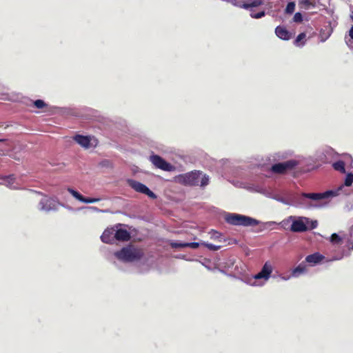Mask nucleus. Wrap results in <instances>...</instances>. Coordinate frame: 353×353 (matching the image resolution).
Returning a JSON list of instances; mask_svg holds the SVG:
<instances>
[{"label":"nucleus","instance_id":"obj_2","mask_svg":"<svg viewBox=\"0 0 353 353\" xmlns=\"http://www.w3.org/2000/svg\"><path fill=\"white\" fill-rule=\"evenodd\" d=\"M279 224L284 229H289L292 232H304L316 228L318 222L305 216H289Z\"/></svg>","mask_w":353,"mask_h":353},{"label":"nucleus","instance_id":"obj_24","mask_svg":"<svg viewBox=\"0 0 353 353\" xmlns=\"http://www.w3.org/2000/svg\"><path fill=\"white\" fill-rule=\"evenodd\" d=\"M332 165L335 170L341 172V173L345 172V163L343 161H338L334 163Z\"/></svg>","mask_w":353,"mask_h":353},{"label":"nucleus","instance_id":"obj_26","mask_svg":"<svg viewBox=\"0 0 353 353\" xmlns=\"http://www.w3.org/2000/svg\"><path fill=\"white\" fill-rule=\"evenodd\" d=\"M295 10V3L289 2L285 8V13L292 14Z\"/></svg>","mask_w":353,"mask_h":353},{"label":"nucleus","instance_id":"obj_1","mask_svg":"<svg viewBox=\"0 0 353 353\" xmlns=\"http://www.w3.org/2000/svg\"><path fill=\"white\" fill-rule=\"evenodd\" d=\"M343 185H340L336 189L327 190L321 193H302L297 194L292 192H288L285 196L283 197L278 194H274L272 199H274L284 205L294 206L301 208H323L326 205L323 200L332 198L340 194Z\"/></svg>","mask_w":353,"mask_h":353},{"label":"nucleus","instance_id":"obj_5","mask_svg":"<svg viewBox=\"0 0 353 353\" xmlns=\"http://www.w3.org/2000/svg\"><path fill=\"white\" fill-rule=\"evenodd\" d=\"M114 256L125 263L134 262L139 260L143 255V251L133 245H128L114 253Z\"/></svg>","mask_w":353,"mask_h":353},{"label":"nucleus","instance_id":"obj_42","mask_svg":"<svg viewBox=\"0 0 353 353\" xmlns=\"http://www.w3.org/2000/svg\"><path fill=\"white\" fill-rule=\"evenodd\" d=\"M4 141V139H0V142Z\"/></svg>","mask_w":353,"mask_h":353},{"label":"nucleus","instance_id":"obj_13","mask_svg":"<svg viewBox=\"0 0 353 353\" xmlns=\"http://www.w3.org/2000/svg\"><path fill=\"white\" fill-rule=\"evenodd\" d=\"M115 241H126L130 238V234L128 230L121 228V225H116L114 228Z\"/></svg>","mask_w":353,"mask_h":353},{"label":"nucleus","instance_id":"obj_29","mask_svg":"<svg viewBox=\"0 0 353 353\" xmlns=\"http://www.w3.org/2000/svg\"><path fill=\"white\" fill-rule=\"evenodd\" d=\"M353 183V174L352 173H348L345 179V185L346 186H350Z\"/></svg>","mask_w":353,"mask_h":353},{"label":"nucleus","instance_id":"obj_22","mask_svg":"<svg viewBox=\"0 0 353 353\" xmlns=\"http://www.w3.org/2000/svg\"><path fill=\"white\" fill-rule=\"evenodd\" d=\"M345 41L350 49L353 50V25L348 31V34L345 37Z\"/></svg>","mask_w":353,"mask_h":353},{"label":"nucleus","instance_id":"obj_39","mask_svg":"<svg viewBox=\"0 0 353 353\" xmlns=\"http://www.w3.org/2000/svg\"><path fill=\"white\" fill-rule=\"evenodd\" d=\"M292 274L288 276H280V278L283 281H288L292 278Z\"/></svg>","mask_w":353,"mask_h":353},{"label":"nucleus","instance_id":"obj_34","mask_svg":"<svg viewBox=\"0 0 353 353\" xmlns=\"http://www.w3.org/2000/svg\"><path fill=\"white\" fill-rule=\"evenodd\" d=\"M262 194L265 196L266 197L270 198V199H272L273 196H274V193L265 188Z\"/></svg>","mask_w":353,"mask_h":353},{"label":"nucleus","instance_id":"obj_16","mask_svg":"<svg viewBox=\"0 0 353 353\" xmlns=\"http://www.w3.org/2000/svg\"><path fill=\"white\" fill-rule=\"evenodd\" d=\"M101 239L105 243H114L115 241L114 228H107L101 236Z\"/></svg>","mask_w":353,"mask_h":353},{"label":"nucleus","instance_id":"obj_27","mask_svg":"<svg viewBox=\"0 0 353 353\" xmlns=\"http://www.w3.org/2000/svg\"><path fill=\"white\" fill-rule=\"evenodd\" d=\"M201 245H203L206 248H208L210 250L216 251L221 248V245H216L212 243H208L205 242H202Z\"/></svg>","mask_w":353,"mask_h":353},{"label":"nucleus","instance_id":"obj_23","mask_svg":"<svg viewBox=\"0 0 353 353\" xmlns=\"http://www.w3.org/2000/svg\"><path fill=\"white\" fill-rule=\"evenodd\" d=\"M305 41H306V34L304 32H302L296 37L294 43L296 46L303 47L305 43Z\"/></svg>","mask_w":353,"mask_h":353},{"label":"nucleus","instance_id":"obj_38","mask_svg":"<svg viewBox=\"0 0 353 353\" xmlns=\"http://www.w3.org/2000/svg\"><path fill=\"white\" fill-rule=\"evenodd\" d=\"M87 208H88V209H90V210H92L94 212H103V210H101L99 208H97V207H94V206H92V207H88Z\"/></svg>","mask_w":353,"mask_h":353},{"label":"nucleus","instance_id":"obj_15","mask_svg":"<svg viewBox=\"0 0 353 353\" xmlns=\"http://www.w3.org/2000/svg\"><path fill=\"white\" fill-rule=\"evenodd\" d=\"M324 258V256L319 252H315L307 255L305 259V263H308L310 266H314L320 263Z\"/></svg>","mask_w":353,"mask_h":353},{"label":"nucleus","instance_id":"obj_20","mask_svg":"<svg viewBox=\"0 0 353 353\" xmlns=\"http://www.w3.org/2000/svg\"><path fill=\"white\" fill-rule=\"evenodd\" d=\"M275 34L279 38L283 40H289L290 39V33L283 26H277L275 28Z\"/></svg>","mask_w":353,"mask_h":353},{"label":"nucleus","instance_id":"obj_21","mask_svg":"<svg viewBox=\"0 0 353 353\" xmlns=\"http://www.w3.org/2000/svg\"><path fill=\"white\" fill-rule=\"evenodd\" d=\"M332 30L330 28L321 29L319 32L320 42H325L332 34Z\"/></svg>","mask_w":353,"mask_h":353},{"label":"nucleus","instance_id":"obj_37","mask_svg":"<svg viewBox=\"0 0 353 353\" xmlns=\"http://www.w3.org/2000/svg\"><path fill=\"white\" fill-rule=\"evenodd\" d=\"M345 255L346 254H341L339 256H334V257L332 258L331 259L328 260L327 261H333L341 260Z\"/></svg>","mask_w":353,"mask_h":353},{"label":"nucleus","instance_id":"obj_28","mask_svg":"<svg viewBox=\"0 0 353 353\" xmlns=\"http://www.w3.org/2000/svg\"><path fill=\"white\" fill-rule=\"evenodd\" d=\"M34 105L38 109H42L47 106V104L41 99H37L34 101Z\"/></svg>","mask_w":353,"mask_h":353},{"label":"nucleus","instance_id":"obj_17","mask_svg":"<svg viewBox=\"0 0 353 353\" xmlns=\"http://www.w3.org/2000/svg\"><path fill=\"white\" fill-rule=\"evenodd\" d=\"M264 0H245V2L242 3L237 0V4L235 6L243 8L244 9H249L250 8L258 7L263 4Z\"/></svg>","mask_w":353,"mask_h":353},{"label":"nucleus","instance_id":"obj_19","mask_svg":"<svg viewBox=\"0 0 353 353\" xmlns=\"http://www.w3.org/2000/svg\"><path fill=\"white\" fill-rule=\"evenodd\" d=\"M307 272V266L305 262H302L297 267L292 270L291 274L292 277L297 278L302 274H306Z\"/></svg>","mask_w":353,"mask_h":353},{"label":"nucleus","instance_id":"obj_4","mask_svg":"<svg viewBox=\"0 0 353 353\" xmlns=\"http://www.w3.org/2000/svg\"><path fill=\"white\" fill-rule=\"evenodd\" d=\"M274 265L270 261H266L261 271L251 278H248L245 283L255 287H261L270 279L273 272Z\"/></svg>","mask_w":353,"mask_h":353},{"label":"nucleus","instance_id":"obj_41","mask_svg":"<svg viewBox=\"0 0 353 353\" xmlns=\"http://www.w3.org/2000/svg\"><path fill=\"white\" fill-rule=\"evenodd\" d=\"M351 19L353 21V14L351 15Z\"/></svg>","mask_w":353,"mask_h":353},{"label":"nucleus","instance_id":"obj_31","mask_svg":"<svg viewBox=\"0 0 353 353\" xmlns=\"http://www.w3.org/2000/svg\"><path fill=\"white\" fill-rule=\"evenodd\" d=\"M170 245L172 248H187L186 243L170 242Z\"/></svg>","mask_w":353,"mask_h":353},{"label":"nucleus","instance_id":"obj_7","mask_svg":"<svg viewBox=\"0 0 353 353\" xmlns=\"http://www.w3.org/2000/svg\"><path fill=\"white\" fill-rule=\"evenodd\" d=\"M306 158L299 156L294 159L288 160L282 163H275L271 167V172L275 174H284L292 170L297 165H303Z\"/></svg>","mask_w":353,"mask_h":353},{"label":"nucleus","instance_id":"obj_35","mask_svg":"<svg viewBox=\"0 0 353 353\" xmlns=\"http://www.w3.org/2000/svg\"><path fill=\"white\" fill-rule=\"evenodd\" d=\"M200 245H201V243H198V242L186 243V246L191 248L192 249L198 248Z\"/></svg>","mask_w":353,"mask_h":353},{"label":"nucleus","instance_id":"obj_33","mask_svg":"<svg viewBox=\"0 0 353 353\" xmlns=\"http://www.w3.org/2000/svg\"><path fill=\"white\" fill-rule=\"evenodd\" d=\"M265 15V11H261L257 13H251L250 17L253 19H261Z\"/></svg>","mask_w":353,"mask_h":353},{"label":"nucleus","instance_id":"obj_40","mask_svg":"<svg viewBox=\"0 0 353 353\" xmlns=\"http://www.w3.org/2000/svg\"><path fill=\"white\" fill-rule=\"evenodd\" d=\"M266 225H269V226H271V225H276V223L274 222V221H268L265 223Z\"/></svg>","mask_w":353,"mask_h":353},{"label":"nucleus","instance_id":"obj_25","mask_svg":"<svg viewBox=\"0 0 353 353\" xmlns=\"http://www.w3.org/2000/svg\"><path fill=\"white\" fill-rule=\"evenodd\" d=\"M248 189L252 192H258L262 194L265 188L260 185H252L249 186Z\"/></svg>","mask_w":353,"mask_h":353},{"label":"nucleus","instance_id":"obj_30","mask_svg":"<svg viewBox=\"0 0 353 353\" xmlns=\"http://www.w3.org/2000/svg\"><path fill=\"white\" fill-rule=\"evenodd\" d=\"M301 3L307 9L310 8H315L316 6L315 3L311 1V0H302Z\"/></svg>","mask_w":353,"mask_h":353},{"label":"nucleus","instance_id":"obj_14","mask_svg":"<svg viewBox=\"0 0 353 353\" xmlns=\"http://www.w3.org/2000/svg\"><path fill=\"white\" fill-rule=\"evenodd\" d=\"M74 140L84 148H89L92 145V141L95 142L94 139H92L89 136H83L77 134L74 137Z\"/></svg>","mask_w":353,"mask_h":353},{"label":"nucleus","instance_id":"obj_8","mask_svg":"<svg viewBox=\"0 0 353 353\" xmlns=\"http://www.w3.org/2000/svg\"><path fill=\"white\" fill-rule=\"evenodd\" d=\"M330 241L334 246L340 247L343 244H345L349 250H353V226L349 234L334 233L330 236Z\"/></svg>","mask_w":353,"mask_h":353},{"label":"nucleus","instance_id":"obj_3","mask_svg":"<svg viewBox=\"0 0 353 353\" xmlns=\"http://www.w3.org/2000/svg\"><path fill=\"white\" fill-rule=\"evenodd\" d=\"M174 181L184 185L205 188L209 184L210 177L201 171L194 170L176 176Z\"/></svg>","mask_w":353,"mask_h":353},{"label":"nucleus","instance_id":"obj_36","mask_svg":"<svg viewBox=\"0 0 353 353\" xmlns=\"http://www.w3.org/2000/svg\"><path fill=\"white\" fill-rule=\"evenodd\" d=\"M209 234L211 235V238L214 239H219L221 236V234L214 230H212Z\"/></svg>","mask_w":353,"mask_h":353},{"label":"nucleus","instance_id":"obj_10","mask_svg":"<svg viewBox=\"0 0 353 353\" xmlns=\"http://www.w3.org/2000/svg\"><path fill=\"white\" fill-rule=\"evenodd\" d=\"M128 185L136 192L145 194L151 199H156V194L152 192L145 185L133 179L128 180Z\"/></svg>","mask_w":353,"mask_h":353},{"label":"nucleus","instance_id":"obj_9","mask_svg":"<svg viewBox=\"0 0 353 353\" xmlns=\"http://www.w3.org/2000/svg\"><path fill=\"white\" fill-rule=\"evenodd\" d=\"M150 161L157 168L167 172H172L175 170V167L170 163L165 161L162 157L157 154H152L150 157Z\"/></svg>","mask_w":353,"mask_h":353},{"label":"nucleus","instance_id":"obj_18","mask_svg":"<svg viewBox=\"0 0 353 353\" xmlns=\"http://www.w3.org/2000/svg\"><path fill=\"white\" fill-rule=\"evenodd\" d=\"M2 182L1 183L5 185L11 189H18L19 188V185L16 183V179L14 175L5 176L1 178Z\"/></svg>","mask_w":353,"mask_h":353},{"label":"nucleus","instance_id":"obj_11","mask_svg":"<svg viewBox=\"0 0 353 353\" xmlns=\"http://www.w3.org/2000/svg\"><path fill=\"white\" fill-rule=\"evenodd\" d=\"M58 205L59 203L54 199L45 196L40 201L39 209L41 211L48 212L57 210Z\"/></svg>","mask_w":353,"mask_h":353},{"label":"nucleus","instance_id":"obj_12","mask_svg":"<svg viewBox=\"0 0 353 353\" xmlns=\"http://www.w3.org/2000/svg\"><path fill=\"white\" fill-rule=\"evenodd\" d=\"M68 191L74 196L77 200L84 203H94L101 200V198H85L79 192L75 190L68 188Z\"/></svg>","mask_w":353,"mask_h":353},{"label":"nucleus","instance_id":"obj_6","mask_svg":"<svg viewBox=\"0 0 353 353\" xmlns=\"http://www.w3.org/2000/svg\"><path fill=\"white\" fill-rule=\"evenodd\" d=\"M225 220L230 225L238 226H255L259 224V221L255 219L235 213H227Z\"/></svg>","mask_w":353,"mask_h":353},{"label":"nucleus","instance_id":"obj_32","mask_svg":"<svg viewBox=\"0 0 353 353\" xmlns=\"http://www.w3.org/2000/svg\"><path fill=\"white\" fill-rule=\"evenodd\" d=\"M293 21L295 23H301L303 21V16L301 12H296L293 17Z\"/></svg>","mask_w":353,"mask_h":353},{"label":"nucleus","instance_id":"obj_43","mask_svg":"<svg viewBox=\"0 0 353 353\" xmlns=\"http://www.w3.org/2000/svg\"><path fill=\"white\" fill-rule=\"evenodd\" d=\"M320 1H321V0H317V2H318L319 3H320Z\"/></svg>","mask_w":353,"mask_h":353}]
</instances>
